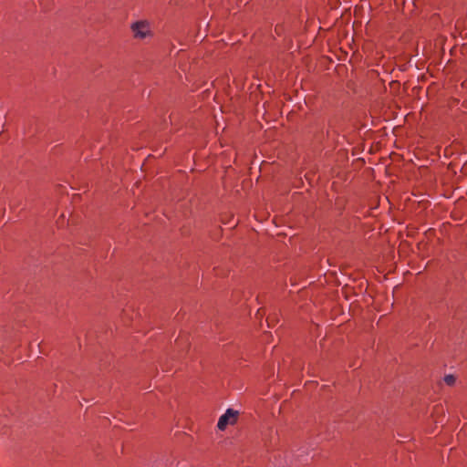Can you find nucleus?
I'll return each mask as SVG.
<instances>
[{
  "label": "nucleus",
  "mask_w": 467,
  "mask_h": 467,
  "mask_svg": "<svg viewBox=\"0 0 467 467\" xmlns=\"http://www.w3.org/2000/svg\"><path fill=\"white\" fill-rule=\"evenodd\" d=\"M131 30L136 38L143 39L150 36V26L146 21H138L131 25Z\"/></svg>",
  "instance_id": "nucleus-2"
},
{
  "label": "nucleus",
  "mask_w": 467,
  "mask_h": 467,
  "mask_svg": "<svg viewBox=\"0 0 467 467\" xmlns=\"http://www.w3.org/2000/svg\"><path fill=\"white\" fill-rule=\"evenodd\" d=\"M239 412L231 408L219 418L217 428L220 431H224L228 425H233L236 422Z\"/></svg>",
  "instance_id": "nucleus-1"
},
{
  "label": "nucleus",
  "mask_w": 467,
  "mask_h": 467,
  "mask_svg": "<svg viewBox=\"0 0 467 467\" xmlns=\"http://www.w3.org/2000/svg\"><path fill=\"white\" fill-rule=\"evenodd\" d=\"M444 381L446 382V384L448 385H452L454 384L455 382V377L453 375H447L445 376L444 378Z\"/></svg>",
  "instance_id": "nucleus-3"
}]
</instances>
